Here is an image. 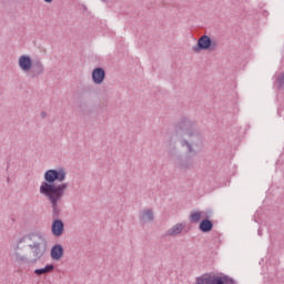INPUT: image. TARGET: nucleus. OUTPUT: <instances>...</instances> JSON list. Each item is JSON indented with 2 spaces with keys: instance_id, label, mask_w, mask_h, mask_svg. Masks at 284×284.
Wrapping results in <instances>:
<instances>
[{
  "instance_id": "obj_18",
  "label": "nucleus",
  "mask_w": 284,
  "mask_h": 284,
  "mask_svg": "<svg viewBox=\"0 0 284 284\" xmlns=\"http://www.w3.org/2000/svg\"><path fill=\"white\" fill-rule=\"evenodd\" d=\"M202 215H203L204 220L210 221V219H212V211L209 210V211L202 212Z\"/></svg>"
},
{
  "instance_id": "obj_7",
  "label": "nucleus",
  "mask_w": 284,
  "mask_h": 284,
  "mask_svg": "<svg viewBox=\"0 0 284 284\" xmlns=\"http://www.w3.org/2000/svg\"><path fill=\"white\" fill-rule=\"evenodd\" d=\"M45 72V67L41 61V58H34L32 62L31 69L28 71L30 79H37V77H41Z\"/></svg>"
},
{
  "instance_id": "obj_5",
  "label": "nucleus",
  "mask_w": 284,
  "mask_h": 284,
  "mask_svg": "<svg viewBox=\"0 0 284 284\" xmlns=\"http://www.w3.org/2000/svg\"><path fill=\"white\" fill-rule=\"evenodd\" d=\"M216 48H219V43L216 42V40L212 39L207 34H203L197 39V42L195 45H193L192 50L193 52L199 54V52L203 51L214 52Z\"/></svg>"
},
{
  "instance_id": "obj_19",
  "label": "nucleus",
  "mask_w": 284,
  "mask_h": 284,
  "mask_svg": "<svg viewBox=\"0 0 284 284\" xmlns=\"http://www.w3.org/2000/svg\"><path fill=\"white\" fill-rule=\"evenodd\" d=\"M40 116H41V119H45V116H48V112L42 111V112L40 113Z\"/></svg>"
},
{
  "instance_id": "obj_23",
  "label": "nucleus",
  "mask_w": 284,
  "mask_h": 284,
  "mask_svg": "<svg viewBox=\"0 0 284 284\" xmlns=\"http://www.w3.org/2000/svg\"><path fill=\"white\" fill-rule=\"evenodd\" d=\"M258 234H260V236H261V231H258Z\"/></svg>"
},
{
  "instance_id": "obj_1",
  "label": "nucleus",
  "mask_w": 284,
  "mask_h": 284,
  "mask_svg": "<svg viewBox=\"0 0 284 284\" xmlns=\"http://www.w3.org/2000/svg\"><path fill=\"white\" fill-rule=\"evenodd\" d=\"M203 148V135L196 129V122L190 118H182L174 126V132L170 136L168 155L183 170H190L196 165L194 158L199 156Z\"/></svg>"
},
{
  "instance_id": "obj_10",
  "label": "nucleus",
  "mask_w": 284,
  "mask_h": 284,
  "mask_svg": "<svg viewBox=\"0 0 284 284\" xmlns=\"http://www.w3.org/2000/svg\"><path fill=\"white\" fill-rule=\"evenodd\" d=\"M91 79L95 85H101L105 81V69L97 67L92 70Z\"/></svg>"
},
{
  "instance_id": "obj_8",
  "label": "nucleus",
  "mask_w": 284,
  "mask_h": 284,
  "mask_svg": "<svg viewBox=\"0 0 284 284\" xmlns=\"http://www.w3.org/2000/svg\"><path fill=\"white\" fill-rule=\"evenodd\" d=\"M32 63H34V59L29 54H22L18 60V65L22 72H30L32 70Z\"/></svg>"
},
{
  "instance_id": "obj_9",
  "label": "nucleus",
  "mask_w": 284,
  "mask_h": 284,
  "mask_svg": "<svg viewBox=\"0 0 284 284\" xmlns=\"http://www.w3.org/2000/svg\"><path fill=\"white\" fill-rule=\"evenodd\" d=\"M63 232H65V223H63V220H53L51 224V233L55 236V239L63 236Z\"/></svg>"
},
{
  "instance_id": "obj_17",
  "label": "nucleus",
  "mask_w": 284,
  "mask_h": 284,
  "mask_svg": "<svg viewBox=\"0 0 284 284\" xmlns=\"http://www.w3.org/2000/svg\"><path fill=\"white\" fill-rule=\"evenodd\" d=\"M275 83L277 85V90H283L284 87V72H281L276 79H275Z\"/></svg>"
},
{
  "instance_id": "obj_20",
  "label": "nucleus",
  "mask_w": 284,
  "mask_h": 284,
  "mask_svg": "<svg viewBox=\"0 0 284 284\" xmlns=\"http://www.w3.org/2000/svg\"><path fill=\"white\" fill-rule=\"evenodd\" d=\"M54 0H44V3H52Z\"/></svg>"
},
{
  "instance_id": "obj_16",
  "label": "nucleus",
  "mask_w": 284,
  "mask_h": 284,
  "mask_svg": "<svg viewBox=\"0 0 284 284\" xmlns=\"http://www.w3.org/2000/svg\"><path fill=\"white\" fill-rule=\"evenodd\" d=\"M54 270V264H47L42 268H36L34 274L37 276H41V274H48V272H52Z\"/></svg>"
},
{
  "instance_id": "obj_14",
  "label": "nucleus",
  "mask_w": 284,
  "mask_h": 284,
  "mask_svg": "<svg viewBox=\"0 0 284 284\" xmlns=\"http://www.w3.org/2000/svg\"><path fill=\"white\" fill-rule=\"evenodd\" d=\"M141 221H143V223H152V221H154V212L152 209L142 212Z\"/></svg>"
},
{
  "instance_id": "obj_2",
  "label": "nucleus",
  "mask_w": 284,
  "mask_h": 284,
  "mask_svg": "<svg viewBox=\"0 0 284 284\" xmlns=\"http://www.w3.org/2000/svg\"><path fill=\"white\" fill-rule=\"evenodd\" d=\"M68 172L62 166L58 169H49L44 172V181L40 185V194L48 199L52 207V219H59L61 209H59V201L65 196L68 183H64Z\"/></svg>"
},
{
  "instance_id": "obj_22",
  "label": "nucleus",
  "mask_w": 284,
  "mask_h": 284,
  "mask_svg": "<svg viewBox=\"0 0 284 284\" xmlns=\"http://www.w3.org/2000/svg\"><path fill=\"white\" fill-rule=\"evenodd\" d=\"M101 1H103V2H108V0H101Z\"/></svg>"
},
{
  "instance_id": "obj_6",
  "label": "nucleus",
  "mask_w": 284,
  "mask_h": 284,
  "mask_svg": "<svg viewBox=\"0 0 284 284\" xmlns=\"http://www.w3.org/2000/svg\"><path fill=\"white\" fill-rule=\"evenodd\" d=\"M90 89L89 88H83L82 92L79 93L80 99L77 100L75 105L78 108L79 114L82 116H90L92 114V109H90V105H88V102L83 100V94L88 92Z\"/></svg>"
},
{
  "instance_id": "obj_12",
  "label": "nucleus",
  "mask_w": 284,
  "mask_h": 284,
  "mask_svg": "<svg viewBox=\"0 0 284 284\" xmlns=\"http://www.w3.org/2000/svg\"><path fill=\"white\" fill-rule=\"evenodd\" d=\"M200 232H203V234H207L214 230V222L212 220H202L199 224Z\"/></svg>"
},
{
  "instance_id": "obj_4",
  "label": "nucleus",
  "mask_w": 284,
  "mask_h": 284,
  "mask_svg": "<svg viewBox=\"0 0 284 284\" xmlns=\"http://www.w3.org/2000/svg\"><path fill=\"white\" fill-rule=\"evenodd\" d=\"M195 284H239V282L224 273H205L195 278Z\"/></svg>"
},
{
  "instance_id": "obj_21",
  "label": "nucleus",
  "mask_w": 284,
  "mask_h": 284,
  "mask_svg": "<svg viewBox=\"0 0 284 284\" xmlns=\"http://www.w3.org/2000/svg\"><path fill=\"white\" fill-rule=\"evenodd\" d=\"M7 183H10V178H7Z\"/></svg>"
},
{
  "instance_id": "obj_15",
  "label": "nucleus",
  "mask_w": 284,
  "mask_h": 284,
  "mask_svg": "<svg viewBox=\"0 0 284 284\" xmlns=\"http://www.w3.org/2000/svg\"><path fill=\"white\" fill-rule=\"evenodd\" d=\"M201 219H203V212L201 211H192L189 216L190 223H201Z\"/></svg>"
},
{
  "instance_id": "obj_3",
  "label": "nucleus",
  "mask_w": 284,
  "mask_h": 284,
  "mask_svg": "<svg viewBox=\"0 0 284 284\" xmlns=\"http://www.w3.org/2000/svg\"><path fill=\"white\" fill-rule=\"evenodd\" d=\"M34 236H37L39 241L32 242L28 245L34 258L29 260L28 257L16 252V261L18 263H27L28 265H36L38 261H41V258H43V255L45 254V250H48V240H45V237H43L41 233H29L23 235L21 239H19L18 244L16 245V250H23V246L21 245V243H26V241H34Z\"/></svg>"
},
{
  "instance_id": "obj_11",
  "label": "nucleus",
  "mask_w": 284,
  "mask_h": 284,
  "mask_svg": "<svg viewBox=\"0 0 284 284\" xmlns=\"http://www.w3.org/2000/svg\"><path fill=\"white\" fill-rule=\"evenodd\" d=\"M63 254H65V248L61 244H54L51 247L50 256L52 261H61L63 258Z\"/></svg>"
},
{
  "instance_id": "obj_13",
  "label": "nucleus",
  "mask_w": 284,
  "mask_h": 284,
  "mask_svg": "<svg viewBox=\"0 0 284 284\" xmlns=\"http://www.w3.org/2000/svg\"><path fill=\"white\" fill-rule=\"evenodd\" d=\"M185 230V224L178 223L173 225L171 229L168 230L166 234L168 236H179Z\"/></svg>"
}]
</instances>
